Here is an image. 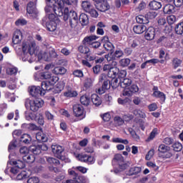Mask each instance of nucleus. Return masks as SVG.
<instances>
[{"label":"nucleus","instance_id":"nucleus-1","mask_svg":"<svg viewBox=\"0 0 183 183\" xmlns=\"http://www.w3.org/2000/svg\"><path fill=\"white\" fill-rule=\"evenodd\" d=\"M118 65V62L112 61L111 64H105L103 66V71L107 72V76L109 78H117L119 81H122V79L127 78V71L126 70H119L117 66Z\"/></svg>","mask_w":183,"mask_h":183},{"label":"nucleus","instance_id":"nucleus-12","mask_svg":"<svg viewBox=\"0 0 183 183\" xmlns=\"http://www.w3.org/2000/svg\"><path fill=\"white\" fill-rule=\"evenodd\" d=\"M96 3V7L100 12H107L109 11L111 6L107 0H93Z\"/></svg>","mask_w":183,"mask_h":183},{"label":"nucleus","instance_id":"nucleus-36","mask_svg":"<svg viewBox=\"0 0 183 183\" xmlns=\"http://www.w3.org/2000/svg\"><path fill=\"white\" fill-rule=\"evenodd\" d=\"M153 97L159 99L160 100V104H165V101H167V95L162 92L156 93Z\"/></svg>","mask_w":183,"mask_h":183},{"label":"nucleus","instance_id":"nucleus-21","mask_svg":"<svg viewBox=\"0 0 183 183\" xmlns=\"http://www.w3.org/2000/svg\"><path fill=\"white\" fill-rule=\"evenodd\" d=\"M102 42L104 44L103 46L104 49L109 51L110 54L112 52V51H114V49H115V46L112 43H111V41H109V38H108V36H104L102 39Z\"/></svg>","mask_w":183,"mask_h":183},{"label":"nucleus","instance_id":"nucleus-15","mask_svg":"<svg viewBox=\"0 0 183 183\" xmlns=\"http://www.w3.org/2000/svg\"><path fill=\"white\" fill-rule=\"evenodd\" d=\"M84 109L81 104H74L73 106V112L76 118H80V119H84L85 118V114H84Z\"/></svg>","mask_w":183,"mask_h":183},{"label":"nucleus","instance_id":"nucleus-18","mask_svg":"<svg viewBox=\"0 0 183 183\" xmlns=\"http://www.w3.org/2000/svg\"><path fill=\"white\" fill-rule=\"evenodd\" d=\"M29 89L30 95H31V97H34V98H36V97H44V95H45L42 89L39 86H31Z\"/></svg>","mask_w":183,"mask_h":183},{"label":"nucleus","instance_id":"nucleus-9","mask_svg":"<svg viewBox=\"0 0 183 183\" xmlns=\"http://www.w3.org/2000/svg\"><path fill=\"white\" fill-rule=\"evenodd\" d=\"M41 25L46 28L49 32H55L58 24L54 20H49L46 17H44L41 21Z\"/></svg>","mask_w":183,"mask_h":183},{"label":"nucleus","instance_id":"nucleus-56","mask_svg":"<svg viewBox=\"0 0 183 183\" xmlns=\"http://www.w3.org/2000/svg\"><path fill=\"white\" fill-rule=\"evenodd\" d=\"M117 102L119 104V105H127V104H129V102H131V99L128 97L124 99L119 98L117 99Z\"/></svg>","mask_w":183,"mask_h":183},{"label":"nucleus","instance_id":"nucleus-27","mask_svg":"<svg viewBox=\"0 0 183 183\" xmlns=\"http://www.w3.org/2000/svg\"><path fill=\"white\" fill-rule=\"evenodd\" d=\"M79 21L82 26H86L89 24V17L85 13H81L79 15Z\"/></svg>","mask_w":183,"mask_h":183},{"label":"nucleus","instance_id":"nucleus-64","mask_svg":"<svg viewBox=\"0 0 183 183\" xmlns=\"http://www.w3.org/2000/svg\"><path fill=\"white\" fill-rule=\"evenodd\" d=\"M27 183H39V178L37 177H31L28 179Z\"/></svg>","mask_w":183,"mask_h":183},{"label":"nucleus","instance_id":"nucleus-57","mask_svg":"<svg viewBox=\"0 0 183 183\" xmlns=\"http://www.w3.org/2000/svg\"><path fill=\"white\" fill-rule=\"evenodd\" d=\"M68 172L69 175L73 177V179H82L83 178L82 177H79V175L74 170L69 169Z\"/></svg>","mask_w":183,"mask_h":183},{"label":"nucleus","instance_id":"nucleus-35","mask_svg":"<svg viewBox=\"0 0 183 183\" xmlns=\"http://www.w3.org/2000/svg\"><path fill=\"white\" fill-rule=\"evenodd\" d=\"M80 102L81 105H84V107H88L89 104H91V97L87 96L86 94H84L80 97Z\"/></svg>","mask_w":183,"mask_h":183},{"label":"nucleus","instance_id":"nucleus-6","mask_svg":"<svg viewBox=\"0 0 183 183\" xmlns=\"http://www.w3.org/2000/svg\"><path fill=\"white\" fill-rule=\"evenodd\" d=\"M81 8L84 12L89 14L92 18H97L99 15L97 9L94 7V5L89 1H83L81 2Z\"/></svg>","mask_w":183,"mask_h":183},{"label":"nucleus","instance_id":"nucleus-53","mask_svg":"<svg viewBox=\"0 0 183 183\" xmlns=\"http://www.w3.org/2000/svg\"><path fill=\"white\" fill-rule=\"evenodd\" d=\"M29 149H28V147H22L20 148L19 149V152L20 154L21 155L22 158H24V157H26V155H28V154H29Z\"/></svg>","mask_w":183,"mask_h":183},{"label":"nucleus","instance_id":"nucleus-11","mask_svg":"<svg viewBox=\"0 0 183 183\" xmlns=\"http://www.w3.org/2000/svg\"><path fill=\"white\" fill-rule=\"evenodd\" d=\"M64 151H65V148L64 147L56 144L51 146V152L53 154L58 158L59 159H61V161H65L66 158L64 156Z\"/></svg>","mask_w":183,"mask_h":183},{"label":"nucleus","instance_id":"nucleus-32","mask_svg":"<svg viewBox=\"0 0 183 183\" xmlns=\"http://www.w3.org/2000/svg\"><path fill=\"white\" fill-rule=\"evenodd\" d=\"M97 36L95 35H91L89 36L84 37V39L82 41L83 45H89L91 46L92 44L93 43V41H96L97 39Z\"/></svg>","mask_w":183,"mask_h":183},{"label":"nucleus","instance_id":"nucleus-25","mask_svg":"<svg viewBox=\"0 0 183 183\" xmlns=\"http://www.w3.org/2000/svg\"><path fill=\"white\" fill-rule=\"evenodd\" d=\"M8 164L9 165H15V167H16V168H18L19 169H24V168H25L26 164L25 162H24L23 161L19 159V160H10L8 162Z\"/></svg>","mask_w":183,"mask_h":183},{"label":"nucleus","instance_id":"nucleus-19","mask_svg":"<svg viewBox=\"0 0 183 183\" xmlns=\"http://www.w3.org/2000/svg\"><path fill=\"white\" fill-rule=\"evenodd\" d=\"M48 147L45 144L42 145H33L29 147L30 152H32L34 155H39L42 151H47Z\"/></svg>","mask_w":183,"mask_h":183},{"label":"nucleus","instance_id":"nucleus-44","mask_svg":"<svg viewBox=\"0 0 183 183\" xmlns=\"http://www.w3.org/2000/svg\"><path fill=\"white\" fill-rule=\"evenodd\" d=\"M78 51L79 52H80V54H83L84 55H86L89 52L91 51V50L89 49V47H88L86 44L80 45L78 47Z\"/></svg>","mask_w":183,"mask_h":183},{"label":"nucleus","instance_id":"nucleus-38","mask_svg":"<svg viewBox=\"0 0 183 183\" xmlns=\"http://www.w3.org/2000/svg\"><path fill=\"white\" fill-rule=\"evenodd\" d=\"M136 21L137 24H140L141 25H147V24H149V21L147 19L146 16L139 15L136 16Z\"/></svg>","mask_w":183,"mask_h":183},{"label":"nucleus","instance_id":"nucleus-51","mask_svg":"<svg viewBox=\"0 0 183 183\" xmlns=\"http://www.w3.org/2000/svg\"><path fill=\"white\" fill-rule=\"evenodd\" d=\"M157 135H158V128H154L147 138V141H152Z\"/></svg>","mask_w":183,"mask_h":183},{"label":"nucleus","instance_id":"nucleus-8","mask_svg":"<svg viewBox=\"0 0 183 183\" xmlns=\"http://www.w3.org/2000/svg\"><path fill=\"white\" fill-rule=\"evenodd\" d=\"M76 158L80 162H84V164H87V165H94L95 164V157L91 156L89 154H86V153H79L76 155Z\"/></svg>","mask_w":183,"mask_h":183},{"label":"nucleus","instance_id":"nucleus-59","mask_svg":"<svg viewBox=\"0 0 183 183\" xmlns=\"http://www.w3.org/2000/svg\"><path fill=\"white\" fill-rule=\"evenodd\" d=\"M85 59L89 62H92V61H95V59H97V56L91 54V51H89L87 54H86Z\"/></svg>","mask_w":183,"mask_h":183},{"label":"nucleus","instance_id":"nucleus-40","mask_svg":"<svg viewBox=\"0 0 183 183\" xmlns=\"http://www.w3.org/2000/svg\"><path fill=\"white\" fill-rule=\"evenodd\" d=\"M53 71L56 75H64V74H66V69L64 66H56L54 69Z\"/></svg>","mask_w":183,"mask_h":183},{"label":"nucleus","instance_id":"nucleus-49","mask_svg":"<svg viewBox=\"0 0 183 183\" xmlns=\"http://www.w3.org/2000/svg\"><path fill=\"white\" fill-rule=\"evenodd\" d=\"M172 66L174 69H177V68H179L182 64V60L178 58H174L172 61Z\"/></svg>","mask_w":183,"mask_h":183},{"label":"nucleus","instance_id":"nucleus-22","mask_svg":"<svg viewBox=\"0 0 183 183\" xmlns=\"http://www.w3.org/2000/svg\"><path fill=\"white\" fill-rule=\"evenodd\" d=\"M138 91H139V87L137 84H132L124 91L123 95L124 97H132V94H137Z\"/></svg>","mask_w":183,"mask_h":183},{"label":"nucleus","instance_id":"nucleus-29","mask_svg":"<svg viewBox=\"0 0 183 183\" xmlns=\"http://www.w3.org/2000/svg\"><path fill=\"white\" fill-rule=\"evenodd\" d=\"M149 6L152 11H158V9H161V8H162V4L161 2L153 0L149 2Z\"/></svg>","mask_w":183,"mask_h":183},{"label":"nucleus","instance_id":"nucleus-30","mask_svg":"<svg viewBox=\"0 0 183 183\" xmlns=\"http://www.w3.org/2000/svg\"><path fill=\"white\" fill-rule=\"evenodd\" d=\"M134 34H144L147 31V26L144 24L135 25L133 27Z\"/></svg>","mask_w":183,"mask_h":183},{"label":"nucleus","instance_id":"nucleus-60","mask_svg":"<svg viewBox=\"0 0 183 183\" xmlns=\"http://www.w3.org/2000/svg\"><path fill=\"white\" fill-rule=\"evenodd\" d=\"M92 69L94 74L98 75V74L101 72V69H102V66H101V64H97L96 66H93Z\"/></svg>","mask_w":183,"mask_h":183},{"label":"nucleus","instance_id":"nucleus-42","mask_svg":"<svg viewBox=\"0 0 183 183\" xmlns=\"http://www.w3.org/2000/svg\"><path fill=\"white\" fill-rule=\"evenodd\" d=\"M20 142H24V144H30L31 141H32V138H31V135L28 134H24L20 137Z\"/></svg>","mask_w":183,"mask_h":183},{"label":"nucleus","instance_id":"nucleus-2","mask_svg":"<svg viewBox=\"0 0 183 183\" xmlns=\"http://www.w3.org/2000/svg\"><path fill=\"white\" fill-rule=\"evenodd\" d=\"M63 19L66 21H69V25L71 28H76L78 26V22L79 19L78 17V13L75 11H70L68 7H65L63 11Z\"/></svg>","mask_w":183,"mask_h":183},{"label":"nucleus","instance_id":"nucleus-62","mask_svg":"<svg viewBox=\"0 0 183 183\" xmlns=\"http://www.w3.org/2000/svg\"><path fill=\"white\" fill-rule=\"evenodd\" d=\"M168 24L172 25L177 21V17L174 15H170L167 18Z\"/></svg>","mask_w":183,"mask_h":183},{"label":"nucleus","instance_id":"nucleus-14","mask_svg":"<svg viewBox=\"0 0 183 183\" xmlns=\"http://www.w3.org/2000/svg\"><path fill=\"white\" fill-rule=\"evenodd\" d=\"M35 43H28L23 42L22 43V52L24 55H26L29 54L30 56H32L34 54H35Z\"/></svg>","mask_w":183,"mask_h":183},{"label":"nucleus","instance_id":"nucleus-41","mask_svg":"<svg viewBox=\"0 0 183 183\" xmlns=\"http://www.w3.org/2000/svg\"><path fill=\"white\" fill-rule=\"evenodd\" d=\"M112 79L109 80L110 86L113 89H117V86H119V84L121 85V83L119 81L118 78L117 77H109Z\"/></svg>","mask_w":183,"mask_h":183},{"label":"nucleus","instance_id":"nucleus-58","mask_svg":"<svg viewBox=\"0 0 183 183\" xmlns=\"http://www.w3.org/2000/svg\"><path fill=\"white\" fill-rule=\"evenodd\" d=\"M28 22L24 19H19L15 21V25L16 26H24L26 25Z\"/></svg>","mask_w":183,"mask_h":183},{"label":"nucleus","instance_id":"nucleus-16","mask_svg":"<svg viewBox=\"0 0 183 183\" xmlns=\"http://www.w3.org/2000/svg\"><path fill=\"white\" fill-rule=\"evenodd\" d=\"M51 78H52V74L49 71H37L34 74L36 81H41L42 79L49 81Z\"/></svg>","mask_w":183,"mask_h":183},{"label":"nucleus","instance_id":"nucleus-17","mask_svg":"<svg viewBox=\"0 0 183 183\" xmlns=\"http://www.w3.org/2000/svg\"><path fill=\"white\" fill-rule=\"evenodd\" d=\"M26 12L33 18H36L38 10L36 9V2L30 1L26 6Z\"/></svg>","mask_w":183,"mask_h":183},{"label":"nucleus","instance_id":"nucleus-52","mask_svg":"<svg viewBox=\"0 0 183 183\" xmlns=\"http://www.w3.org/2000/svg\"><path fill=\"white\" fill-rule=\"evenodd\" d=\"M7 75H16L18 74V69L16 67H9L6 69Z\"/></svg>","mask_w":183,"mask_h":183},{"label":"nucleus","instance_id":"nucleus-24","mask_svg":"<svg viewBox=\"0 0 183 183\" xmlns=\"http://www.w3.org/2000/svg\"><path fill=\"white\" fill-rule=\"evenodd\" d=\"M94 86V80L91 78H87L84 80L83 91L89 92Z\"/></svg>","mask_w":183,"mask_h":183},{"label":"nucleus","instance_id":"nucleus-34","mask_svg":"<svg viewBox=\"0 0 183 183\" xmlns=\"http://www.w3.org/2000/svg\"><path fill=\"white\" fill-rule=\"evenodd\" d=\"M91 99L92 102L93 103L94 105H95V107H99V105L102 104V99L97 94H92Z\"/></svg>","mask_w":183,"mask_h":183},{"label":"nucleus","instance_id":"nucleus-3","mask_svg":"<svg viewBox=\"0 0 183 183\" xmlns=\"http://www.w3.org/2000/svg\"><path fill=\"white\" fill-rule=\"evenodd\" d=\"M44 100L41 98H36L35 99H26L25 107L26 109L32 111V112H36L39 110V108L44 107Z\"/></svg>","mask_w":183,"mask_h":183},{"label":"nucleus","instance_id":"nucleus-23","mask_svg":"<svg viewBox=\"0 0 183 183\" xmlns=\"http://www.w3.org/2000/svg\"><path fill=\"white\" fill-rule=\"evenodd\" d=\"M144 38L147 41H152L155 38V29L149 27L145 31Z\"/></svg>","mask_w":183,"mask_h":183},{"label":"nucleus","instance_id":"nucleus-5","mask_svg":"<svg viewBox=\"0 0 183 183\" xmlns=\"http://www.w3.org/2000/svg\"><path fill=\"white\" fill-rule=\"evenodd\" d=\"M99 84L102 85L101 87H99L97 92L99 95H102L103 94H105L111 88V85L109 84V80L107 78V75L102 74L99 78Z\"/></svg>","mask_w":183,"mask_h":183},{"label":"nucleus","instance_id":"nucleus-43","mask_svg":"<svg viewBox=\"0 0 183 183\" xmlns=\"http://www.w3.org/2000/svg\"><path fill=\"white\" fill-rule=\"evenodd\" d=\"M46 162L50 165H54L55 167H58L59 165V160L58 159L49 157H45Z\"/></svg>","mask_w":183,"mask_h":183},{"label":"nucleus","instance_id":"nucleus-20","mask_svg":"<svg viewBox=\"0 0 183 183\" xmlns=\"http://www.w3.org/2000/svg\"><path fill=\"white\" fill-rule=\"evenodd\" d=\"M142 171V167L134 166V167H130L128 171H126L125 174L127 177H137L139 175V174H141Z\"/></svg>","mask_w":183,"mask_h":183},{"label":"nucleus","instance_id":"nucleus-45","mask_svg":"<svg viewBox=\"0 0 183 183\" xmlns=\"http://www.w3.org/2000/svg\"><path fill=\"white\" fill-rule=\"evenodd\" d=\"M157 44H162L164 46H168L169 45V39L165 36H162L157 40Z\"/></svg>","mask_w":183,"mask_h":183},{"label":"nucleus","instance_id":"nucleus-50","mask_svg":"<svg viewBox=\"0 0 183 183\" xmlns=\"http://www.w3.org/2000/svg\"><path fill=\"white\" fill-rule=\"evenodd\" d=\"M175 32L177 35H182L183 34V21L177 24L175 27Z\"/></svg>","mask_w":183,"mask_h":183},{"label":"nucleus","instance_id":"nucleus-33","mask_svg":"<svg viewBox=\"0 0 183 183\" xmlns=\"http://www.w3.org/2000/svg\"><path fill=\"white\" fill-rule=\"evenodd\" d=\"M164 14H167L168 15H171V14H174L175 12V6L172 4H166L163 8Z\"/></svg>","mask_w":183,"mask_h":183},{"label":"nucleus","instance_id":"nucleus-54","mask_svg":"<svg viewBox=\"0 0 183 183\" xmlns=\"http://www.w3.org/2000/svg\"><path fill=\"white\" fill-rule=\"evenodd\" d=\"M72 74L76 78H84V71H82L81 69H75Z\"/></svg>","mask_w":183,"mask_h":183},{"label":"nucleus","instance_id":"nucleus-7","mask_svg":"<svg viewBox=\"0 0 183 183\" xmlns=\"http://www.w3.org/2000/svg\"><path fill=\"white\" fill-rule=\"evenodd\" d=\"M58 76H53L50 79L41 82V88L44 95L46 92L51 91V89L54 88V85L58 82Z\"/></svg>","mask_w":183,"mask_h":183},{"label":"nucleus","instance_id":"nucleus-28","mask_svg":"<svg viewBox=\"0 0 183 183\" xmlns=\"http://www.w3.org/2000/svg\"><path fill=\"white\" fill-rule=\"evenodd\" d=\"M124 162H125V159L122 157V154H117L114 155L113 158L112 164L119 165L120 164H122Z\"/></svg>","mask_w":183,"mask_h":183},{"label":"nucleus","instance_id":"nucleus-31","mask_svg":"<svg viewBox=\"0 0 183 183\" xmlns=\"http://www.w3.org/2000/svg\"><path fill=\"white\" fill-rule=\"evenodd\" d=\"M36 139L38 142H46L48 141V136L44 132L41 131L36 134Z\"/></svg>","mask_w":183,"mask_h":183},{"label":"nucleus","instance_id":"nucleus-37","mask_svg":"<svg viewBox=\"0 0 183 183\" xmlns=\"http://www.w3.org/2000/svg\"><path fill=\"white\" fill-rule=\"evenodd\" d=\"M119 83H120V86L122 88L125 89L131 86V84H132V80L129 78L124 77V79H122V81H119Z\"/></svg>","mask_w":183,"mask_h":183},{"label":"nucleus","instance_id":"nucleus-48","mask_svg":"<svg viewBox=\"0 0 183 183\" xmlns=\"http://www.w3.org/2000/svg\"><path fill=\"white\" fill-rule=\"evenodd\" d=\"M112 142H114V144H124V145H128L129 144L128 139H122L119 137L113 138Z\"/></svg>","mask_w":183,"mask_h":183},{"label":"nucleus","instance_id":"nucleus-4","mask_svg":"<svg viewBox=\"0 0 183 183\" xmlns=\"http://www.w3.org/2000/svg\"><path fill=\"white\" fill-rule=\"evenodd\" d=\"M55 4H56V5L54 6L53 10L56 16H64L65 5H72L71 0H56Z\"/></svg>","mask_w":183,"mask_h":183},{"label":"nucleus","instance_id":"nucleus-39","mask_svg":"<svg viewBox=\"0 0 183 183\" xmlns=\"http://www.w3.org/2000/svg\"><path fill=\"white\" fill-rule=\"evenodd\" d=\"M23 161L26 162L27 164H33L35 162V155L34 154H26V156H23Z\"/></svg>","mask_w":183,"mask_h":183},{"label":"nucleus","instance_id":"nucleus-13","mask_svg":"<svg viewBox=\"0 0 183 183\" xmlns=\"http://www.w3.org/2000/svg\"><path fill=\"white\" fill-rule=\"evenodd\" d=\"M158 151L159 157H162V158L168 159L172 157V153L169 152L171 151L169 146L162 144L159 146Z\"/></svg>","mask_w":183,"mask_h":183},{"label":"nucleus","instance_id":"nucleus-63","mask_svg":"<svg viewBox=\"0 0 183 183\" xmlns=\"http://www.w3.org/2000/svg\"><path fill=\"white\" fill-rule=\"evenodd\" d=\"M12 41L14 44H16L21 42V40L19 39V35H18V32L14 33Z\"/></svg>","mask_w":183,"mask_h":183},{"label":"nucleus","instance_id":"nucleus-10","mask_svg":"<svg viewBox=\"0 0 183 183\" xmlns=\"http://www.w3.org/2000/svg\"><path fill=\"white\" fill-rule=\"evenodd\" d=\"M109 55V56L108 55H105V58H107V61L109 62L111 61H112V62H117L116 61L121 59V58L124 56V51H122L121 49H119L116 51L114 49Z\"/></svg>","mask_w":183,"mask_h":183},{"label":"nucleus","instance_id":"nucleus-26","mask_svg":"<svg viewBox=\"0 0 183 183\" xmlns=\"http://www.w3.org/2000/svg\"><path fill=\"white\" fill-rule=\"evenodd\" d=\"M64 97H66V98H75L78 97V92L74 90L71 87H69L67 90L64 93Z\"/></svg>","mask_w":183,"mask_h":183},{"label":"nucleus","instance_id":"nucleus-55","mask_svg":"<svg viewBox=\"0 0 183 183\" xmlns=\"http://www.w3.org/2000/svg\"><path fill=\"white\" fill-rule=\"evenodd\" d=\"M172 148L175 152H179L180 151H182V144L179 142H175L172 145Z\"/></svg>","mask_w":183,"mask_h":183},{"label":"nucleus","instance_id":"nucleus-47","mask_svg":"<svg viewBox=\"0 0 183 183\" xmlns=\"http://www.w3.org/2000/svg\"><path fill=\"white\" fill-rule=\"evenodd\" d=\"M146 19L149 21V19H155L158 16V13L157 11H149L146 14Z\"/></svg>","mask_w":183,"mask_h":183},{"label":"nucleus","instance_id":"nucleus-61","mask_svg":"<svg viewBox=\"0 0 183 183\" xmlns=\"http://www.w3.org/2000/svg\"><path fill=\"white\" fill-rule=\"evenodd\" d=\"M154 154H155V150L154 149H151L146 155L145 158L147 161H149V159L154 157Z\"/></svg>","mask_w":183,"mask_h":183},{"label":"nucleus","instance_id":"nucleus-46","mask_svg":"<svg viewBox=\"0 0 183 183\" xmlns=\"http://www.w3.org/2000/svg\"><path fill=\"white\" fill-rule=\"evenodd\" d=\"M119 64L122 68H127L131 64V59L129 58L122 59L119 60Z\"/></svg>","mask_w":183,"mask_h":183}]
</instances>
